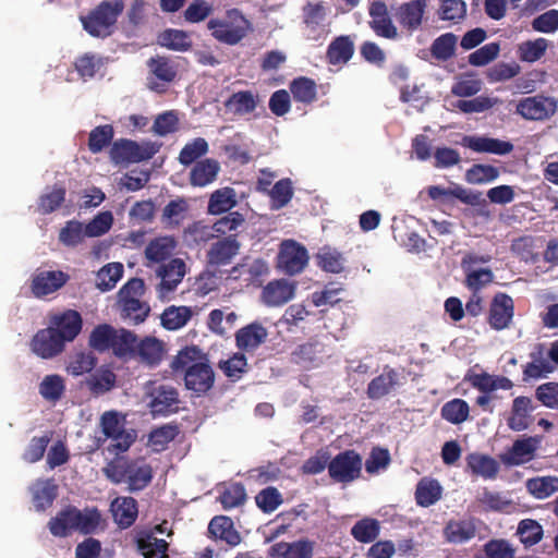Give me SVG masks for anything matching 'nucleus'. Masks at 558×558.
I'll use <instances>...</instances> for the list:
<instances>
[{
    "label": "nucleus",
    "instance_id": "obj_12",
    "mask_svg": "<svg viewBox=\"0 0 558 558\" xmlns=\"http://www.w3.org/2000/svg\"><path fill=\"white\" fill-rule=\"evenodd\" d=\"M185 268L186 265L181 258H173L158 268L157 276L160 277V282L157 292L160 299H167L174 292L185 276Z\"/></svg>",
    "mask_w": 558,
    "mask_h": 558
},
{
    "label": "nucleus",
    "instance_id": "obj_9",
    "mask_svg": "<svg viewBox=\"0 0 558 558\" xmlns=\"http://www.w3.org/2000/svg\"><path fill=\"white\" fill-rule=\"evenodd\" d=\"M557 109L558 101L555 98L535 95L519 100L515 112L525 120L543 121L553 117Z\"/></svg>",
    "mask_w": 558,
    "mask_h": 558
},
{
    "label": "nucleus",
    "instance_id": "obj_13",
    "mask_svg": "<svg viewBox=\"0 0 558 558\" xmlns=\"http://www.w3.org/2000/svg\"><path fill=\"white\" fill-rule=\"evenodd\" d=\"M460 144L477 154L506 156L513 150V144L511 142L489 137L487 135H464Z\"/></svg>",
    "mask_w": 558,
    "mask_h": 558
},
{
    "label": "nucleus",
    "instance_id": "obj_42",
    "mask_svg": "<svg viewBox=\"0 0 558 558\" xmlns=\"http://www.w3.org/2000/svg\"><path fill=\"white\" fill-rule=\"evenodd\" d=\"M526 490L536 499H546L558 492L557 476H536L525 482Z\"/></svg>",
    "mask_w": 558,
    "mask_h": 558
},
{
    "label": "nucleus",
    "instance_id": "obj_31",
    "mask_svg": "<svg viewBox=\"0 0 558 558\" xmlns=\"http://www.w3.org/2000/svg\"><path fill=\"white\" fill-rule=\"evenodd\" d=\"M326 356L324 345L319 342H308L300 345L292 354L293 361L303 368L318 367Z\"/></svg>",
    "mask_w": 558,
    "mask_h": 558
},
{
    "label": "nucleus",
    "instance_id": "obj_61",
    "mask_svg": "<svg viewBox=\"0 0 558 558\" xmlns=\"http://www.w3.org/2000/svg\"><path fill=\"white\" fill-rule=\"evenodd\" d=\"M470 408L466 401L453 399L446 402L441 408V416L451 424H461L468 420Z\"/></svg>",
    "mask_w": 558,
    "mask_h": 558
},
{
    "label": "nucleus",
    "instance_id": "obj_41",
    "mask_svg": "<svg viewBox=\"0 0 558 558\" xmlns=\"http://www.w3.org/2000/svg\"><path fill=\"white\" fill-rule=\"evenodd\" d=\"M215 235L213 226L205 225L203 221H195L184 229L183 241L190 247L198 246L207 243Z\"/></svg>",
    "mask_w": 558,
    "mask_h": 558
},
{
    "label": "nucleus",
    "instance_id": "obj_5",
    "mask_svg": "<svg viewBox=\"0 0 558 558\" xmlns=\"http://www.w3.org/2000/svg\"><path fill=\"white\" fill-rule=\"evenodd\" d=\"M156 153L157 148L150 142L138 144L132 140L121 138L112 144L110 158L117 165L137 163L153 158Z\"/></svg>",
    "mask_w": 558,
    "mask_h": 558
},
{
    "label": "nucleus",
    "instance_id": "obj_19",
    "mask_svg": "<svg viewBox=\"0 0 558 558\" xmlns=\"http://www.w3.org/2000/svg\"><path fill=\"white\" fill-rule=\"evenodd\" d=\"M541 439L537 436H529L517 439L512 447L501 456L506 465H520L532 460L538 448Z\"/></svg>",
    "mask_w": 558,
    "mask_h": 558
},
{
    "label": "nucleus",
    "instance_id": "obj_60",
    "mask_svg": "<svg viewBox=\"0 0 558 558\" xmlns=\"http://www.w3.org/2000/svg\"><path fill=\"white\" fill-rule=\"evenodd\" d=\"M123 275V265L120 263H110L105 265L97 272V288L101 291L113 289Z\"/></svg>",
    "mask_w": 558,
    "mask_h": 558
},
{
    "label": "nucleus",
    "instance_id": "obj_48",
    "mask_svg": "<svg viewBox=\"0 0 558 558\" xmlns=\"http://www.w3.org/2000/svg\"><path fill=\"white\" fill-rule=\"evenodd\" d=\"M236 205L235 193L231 187L215 191L208 202V213L220 215L229 211Z\"/></svg>",
    "mask_w": 558,
    "mask_h": 558
},
{
    "label": "nucleus",
    "instance_id": "obj_27",
    "mask_svg": "<svg viewBox=\"0 0 558 558\" xmlns=\"http://www.w3.org/2000/svg\"><path fill=\"white\" fill-rule=\"evenodd\" d=\"M240 246L235 235H229L214 243L207 252L208 263L214 266L230 264L231 259L239 253Z\"/></svg>",
    "mask_w": 558,
    "mask_h": 558
},
{
    "label": "nucleus",
    "instance_id": "obj_25",
    "mask_svg": "<svg viewBox=\"0 0 558 558\" xmlns=\"http://www.w3.org/2000/svg\"><path fill=\"white\" fill-rule=\"evenodd\" d=\"M536 409L529 397H517L512 402L511 415L508 418V426L511 430L522 432L529 428L531 424L530 414Z\"/></svg>",
    "mask_w": 558,
    "mask_h": 558
},
{
    "label": "nucleus",
    "instance_id": "obj_14",
    "mask_svg": "<svg viewBox=\"0 0 558 558\" xmlns=\"http://www.w3.org/2000/svg\"><path fill=\"white\" fill-rule=\"evenodd\" d=\"M65 347V342L58 336L53 327L38 330L32 341V351L41 359H52L60 354Z\"/></svg>",
    "mask_w": 558,
    "mask_h": 558
},
{
    "label": "nucleus",
    "instance_id": "obj_16",
    "mask_svg": "<svg viewBox=\"0 0 558 558\" xmlns=\"http://www.w3.org/2000/svg\"><path fill=\"white\" fill-rule=\"evenodd\" d=\"M215 373L205 362H196L187 367L184 374L185 387L197 396L205 395L214 386Z\"/></svg>",
    "mask_w": 558,
    "mask_h": 558
},
{
    "label": "nucleus",
    "instance_id": "obj_17",
    "mask_svg": "<svg viewBox=\"0 0 558 558\" xmlns=\"http://www.w3.org/2000/svg\"><path fill=\"white\" fill-rule=\"evenodd\" d=\"M147 66L149 72L157 78L162 82V84L150 82L149 88L157 93H161L165 90V85L172 83L178 75V65L177 63L163 56L151 57L147 61Z\"/></svg>",
    "mask_w": 558,
    "mask_h": 558
},
{
    "label": "nucleus",
    "instance_id": "obj_26",
    "mask_svg": "<svg viewBox=\"0 0 558 558\" xmlns=\"http://www.w3.org/2000/svg\"><path fill=\"white\" fill-rule=\"evenodd\" d=\"M165 353V343L161 340L145 337L137 343L133 359H138L143 364L154 367L160 364Z\"/></svg>",
    "mask_w": 558,
    "mask_h": 558
},
{
    "label": "nucleus",
    "instance_id": "obj_45",
    "mask_svg": "<svg viewBox=\"0 0 558 558\" xmlns=\"http://www.w3.org/2000/svg\"><path fill=\"white\" fill-rule=\"evenodd\" d=\"M193 312L189 306H169L161 314V325L168 330H178L191 319Z\"/></svg>",
    "mask_w": 558,
    "mask_h": 558
},
{
    "label": "nucleus",
    "instance_id": "obj_30",
    "mask_svg": "<svg viewBox=\"0 0 558 558\" xmlns=\"http://www.w3.org/2000/svg\"><path fill=\"white\" fill-rule=\"evenodd\" d=\"M476 531L474 519L450 520L444 529V536L448 543L463 544L474 538Z\"/></svg>",
    "mask_w": 558,
    "mask_h": 558
},
{
    "label": "nucleus",
    "instance_id": "obj_20",
    "mask_svg": "<svg viewBox=\"0 0 558 558\" xmlns=\"http://www.w3.org/2000/svg\"><path fill=\"white\" fill-rule=\"evenodd\" d=\"M110 511L119 529H129L134 524L138 515L137 501L130 496L117 497L111 501Z\"/></svg>",
    "mask_w": 558,
    "mask_h": 558
},
{
    "label": "nucleus",
    "instance_id": "obj_51",
    "mask_svg": "<svg viewBox=\"0 0 558 558\" xmlns=\"http://www.w3.org/2000/svg\"><path fill=\"white\" fill-rule=\"evenodd\" d=\"M441 497V486L436 480L423 478L418 482L415 492L416 502L422 507L436 504Z\"/></svg>",
    "mask_w": 558,
    "mask_h": 558
},
{
    "label": "nucleus",
    "instance_id": "obj_40",
    "mask_svg": "<svg viewBox=\"0 0 558 558\" xmlns=\"http://www.w3.org/2000/svg\"><path fill=\"white\" fill-rule=\"evenodd\" d=\"M458 36L453 33H445L438 36L430 45L432 57L439 61L446 62L456 54Z\"/></svg>",
    "mask_w": 558,
    "mask_h": 558
},
{
    "label": "nucleus",
    "instance_id": "obj_35",
    "mask_svg": "<svg viewBox=\"0 0 558 558\" xmlns=\"http://www.w3.org/2000/svg\"><path fill=\"white\" fill-rule=\"evenodd\" d=\"M466 463L474 474L485 480H494L499 471L498 462L486 454L471 453L466 458Z\"/></svg>",
    "mask_w": 558,
    "mask_h": 558
},
{
    "label": "nucleus",
    "instance_id": "obj_22",
    "mask_svg": "<svg viewBox=\"0 0 558 558\" xmlns=\"http://www.w3.org/2000/svg\"><path fill=\"white\" fill-rule=\"evenodd\" d=\"M53 329L58 336L66 343L73 341L82 330V317L78 312L68 310L51 319Z\"/></svg>",
    "mask_w": 558,
    "mask_h": 558
},
{
    "label": "nucleus",
    "instance_id": "obj_59",
    "mask_svg": "<svg viewBox=\"0 0 558 558\" xmlns=\"http://www.w3.org/2000/svg\"><path fill=\"white\" fill-rule=\"evenodd\" d=\"M290 90L295 101L311 104L316 99V84L307 77H299L291 82Z\"/></svg>",
    "mask_w": 558,
    "mask_h": 558
},
{
    "label": "nucleus",
    "instance_id": "obj_34",
    "mask_svg": "<svg viewBox=\"0 0 558 558\" xmlns=\"http://www.w3.org/2000/svg\"><path fill=\"white\" fill-rule=\"evenodd\" d=\"M136 546L144 558H168L169 544L153 536L151 533H143L136 538Z\"/></svg>",
    "mask_w": 558,
    "mask_h": 558
},
{
    "label": "nucleus",
    "instance_id": "obj_57",
    "mask_svg": "<svg viewBox=\"0 0 558 558\" xmlns=\"http://www.w3.org/2000/svg\"><path fill=\"white\" fill-rule=\"evenodd\" d=\"M380 525L376 519L364 518L351 529V535L360 543H372L379 535Z\"/></svg>",
    "mask_w": 558,
    "mask_h": 558
},
{
    "label": "nucleus",
    "instance_id": "obj_58",
    "mask_svg": "<svg viewBox=\"0 0 558 558\" xmlns=\"http://www.w3.org/2000/svg\"><path fill=\"white\" fill-rule=\"evenodd\" d=\"M65 390L64 380L60 375L52 374L44 377L39 384L40 396L50 402H57L61 399Z\"/></svg>",
    "mask_w": 558,
    "mask_h": 558
},
{
    "label": "nucleus",
    "instance_id": "obj_3",
    "mask_svg": "<svg viewBox=\"0 0 558 558\" xmlns=\"http://www.w3.org/2000/svg\"><path fill=\"white\" fill-rule=\"evenodd\" d=\"M124 425V417L116 411L105 412L100 417L101 430L110 439L107 450L116 456L126 452L137 437L135 429H126Z\"/></svg>",
    "mask_w": 558,
    "mask_h": 558
},
{
    "label": "nucleus",
    "instance_id": "obj_4",
    "mask_svg": "<svg viewBox=\"0 0 558 558\" xmlns=\"http://www.w3.org/2000/svg\"><path fill=\"white\" fill-rule=\"evenodd\" d=\"M244 15L238 9L228 10L222 19H211L207 23L211 36L219 43L234 46L244 37Z\"/></svg>",
    "mask_w": 558,
    "mask_h": 558
},
{
    "label": "nucleus",
    "instance_id": "obj_46",
    "mask_svg": "<svg viewBox=\"0 0 558 558\" xmlns=\"http://www.w3.org/2000/svg\"><path fill=\"white\" fill-rule=\"evenodd\" d=\"M158 44L161 47L174 51H187L192 47V41L186 32L181 29L168 28L159 34Z\"/></svg>",
    "mask_w": 558,
    "mask_h": 558
},
{
    "label": "nucleus",
    "instance_id": "obj_23",
    "mask_svg": "<svg viewBox=\"0 0 558 558\" xmlns=\"http://www.w3.org/2000/svg\"><path fill=\"white\" fill-rule=\"evenodd\" d=\"M513 317V300L505 294L495 295L489 312V324L496 330H502L509 326Z\"/></svg>",
    "mask_w": 558,
    "mask_h": 558
},
{
    "label": "nucleus",
    "instance_id": "obj_28",
    "mask_svg": "<svg viewBox=\"0 0 558 558\" xmlns=\"http://www.w3.org/2000/svg\"><path fill=\"white\" fill-rule=\"evenodd\" d=\"M208 536L214 541L235 546L241 542L240 534L234 530L233 521L225 515L214 517L208 524Z\"/></svg>",
    "mask_w": 558,
    "mask_h": 558
},
{
    "label": "nucleus",
    "instance_id": "obj_8",
    "mask_svg": "<svg viewBox=\"0 0 558 558\" xmlns=\"http://www.w3.org/2000/svg\"><path fill=\"white\" fill-rule=\"evenodd\" d=\"M362 459L354 450L338 453L328 464L330 477L339 483H350L359 477Z\"/></svg>",
    "mask_w": 558,
    "mask_h": 558
},
{
    "label": "nucleus",
    "instance_id": "obj_62",
    "mask_svg": "<svg viewBox=\"0 0 558 558\" xmlns=\"http://www.w3.org/2000/svg\"><path fill=\"white\" fill-rule=\"evenodd\" d=\"M75 70L83 80L93 78L104 66L102 58L92 52L80 56L74 62Z\"/></svg>",
    "mask_w": 558,
    "mask_h": 558
},
{
    "label": "nucleus",
    "instance_id": "obj_2",
    "mask_svg": "<svg viewBox=\"0 0 558 558\" xmlns=\"http://www.w3.org/2000/svg\"><path fill=\"white\" fill-rule=\"evenodd\" d=\"M123 10V0H104L86 15L80 16V21L83 29L92 37L107 38L113 34Z\"/></svg>",
    "mask_w": 558,
    "mask_h": 558
},
{
    "label": "nucleus",
    "instance_id": "obj_64",
    "mask_svg": "<svg viewBox=\"0 0 558 558\" xmlns=\"http://www.w3.org/2000/svg\"><path fill=\"white\" fill-rule=\"evenodd\" d=\"M66 190L64 186L56 184L51 192L45 193L39 197L38 211L48 215L57 210L65 201Z\"/></svg>",
    "mask_w": 558,
    "mask_h": 558
},
{
    "label": "nucleus",
    "instance_id": "obj_21",
    "mask_svg": "<svg viewBox=\"0 0 558 558\" xmlns=\"http://www.w3.org/2000/svg\"><path fill=\"white\" fill-rule=\"evenodd\" d=\"M531 361L523 368V380L545 378L551 374L556 367L550 363L546 354L545 347L537 344L530 353Z\"/></svg>",
    "mask_w": 558,
    "mask_h": 558
},
{
    "label": "nucleus",
    "instance_id": "obj_39",
    "mask_svg": "<svg viewBox=\"0 0 558 558\" xmlns=\"http://www.w3.org/2000/svg\"><path fill=\"white\" fill-rule=\"evenodd\" d=\"M175 247L171 236H159L151 240L145 247V257L153 263H162L168 259Z\"/></svg>",
    "mask_w": 558,
    "mask_h": 558
},
{
    "label": "nucleus",
    "instance_id": "obj_10",
    "mask_svg": "<svg viewBox=\"0 0 558 558\" xmlns=\"http://www.w3.org/2000/svg\"><path fill=\"white\" fill-rule=\"evenodd\" d=\"M298 282L289 279H274L263 287L259 302L266 307H282L295 298Z\"/></svg>",
    "mask_w": 558,
    "mask_h": 558
},
{
    "label": "nucleus",
    "instance_id": "obj_32",
    "mask_svg": "<svg viewBox=\"0 0 558 558\" xmlns=\"http://www.w3.org/2000/svg\"><path fill=\"white\" fill-rule=\"evenodd\" d=\"M314 544L308 539L287 543L280 542L271 546V555L277 558H312Z\"/></svg>",
    "mask_w": 558,
    "mask_h": 558
},
{
    "label": "nucleus",
    "instance_id": "obj_53",
    "mask_svg": "<svg viewBox=\"0 0 558 558\" xmlns=\"http://www.w3.org/2000/svg\"><path fill=\"white\" fill-rule=\"evenodd\" d=\"M548 45V40L542 37L521 43L518 47L519 58L522 62L534 63L543 58Z\"/></svg>",
    "mask_w": 558,
    "mask_h": 558
},
{
    "label": "nucleus",
    "instance_id": "obj_38",
    "mask_svg": "<svg viewBox=\"0 0 558 558\" xmlns=\"http://www.w3.org/2000/svg\"><path fill=\"white\" fill-rule=\"evenodd\" d=\"M33 505L37 511H45L52 506L58 495V487L52 481H41L32 488Z\"/></svg>",
    "mask_w": 558,
    "mask_h": 558
},
{
    "label": "nucleus",
    "instance_id": "obj_63",
    "mask_svg": "<svg viewBox=\"0 0 558 558\" xmlns=\"http://www.w3.org/2000/svg\"><path fill=\"white\" fill-rule=\"evenodd\" d=\"M114 135V130L111 124L99 125L93 129L88 137V149L93 154L102 151L105 147L110 145Z\"/></svg>",
    "mask_w": 558,
    "mask_h": 558
},
{
    "label": "nucleus",
    "instance_id": "obj_50",
    "mask_svg": "<svg viewBox=\"0 0 558 558\" xmlns=\"http://www.w3.org/2000/svg\"><path fill=\"white\" fill-rule=\"evenodd\" d=\"M137 343L135 333L126 329H120L119 331L116 330L111 350L118 357H134Z\"/></svg>",
    "mask_w": 558,
    "mask_h": 558
},
{
    "label": "nucleus",
    "instance_id": "obj_49",
    "mask_svg": "<svg viewBox=\"0 0 558 558\" xmlns=\"http://www.w3.org/2000/svg\"><path fill=\"white\" fill-rule=\"evenodd\" d=\"M120 304L122 317L132 320L134 324L143 323L150 312L149 305L137 298L122 299Z\"/></svg>",
    "mask_w": 558,
    "mask_h": 558
},
{
    "label": "nucleus",
    "instance_id": "obj_37",
    "mask_svg": "<svg viewBox=\"0 0 558 558\" xmlns=\"http://www.w3.org/2000/svg\"><path fill=\"white\" fill-rule=\"evenodd\" d=\"M116 381L117 376L110 368L100 367L86 378L85 384L93 395L99 396L110 391L116 386Z\"/></svg>",
    "mask_w": 558,
    "mask_h": 558
},
{
    "label": "nucleus",
    "instance_id": "obj_56",
    "mask_svg": "<svg viewBox=\"0 0 558 558\" xmlns=\"http://www.w3.org/2000/svg\"><path fill=\"white\" fill-rule=\"evenodd\" d=\"M354 48L353 43L348 36H340L336 38L328 47V59L332 64H340L348 62Z\"/></svg>",
    "mask_w": 558,
    "mask_h": 558
},
{
    "label": "nucleus",
    "instance_id": "obj_33",
    "mask_svg": "<svg viewBox=\"0 0 558 558\" xmlns=\"http://www.w3.org/2000/svg\"><path fill=\"white\" fill-rule=\"evenodd\" d=\"M219 170L220 165L215 159L197 161L190 172V183L193 186H206L216 180Z\"/></svg>",
    "mask_w": 558,
    "mask_h": 558
},
{
    "label": "nucleus",
    "instance_id": "obj_36",
    "mask_svg": "<svg viewBox=\"0 0 558 558\" xmlns=\"http://www.w3.org/2000/svg\"><path fill=\"white\" fill-rule=\"evenodd\" d=\"M399 385V374L389 369L375 377L367 387V395L371 399H380L390 393Z\"/></svg>",
    "mask_w": 558,
    "mask_h": 558
},
{
    "label": "nucleus",
    "instance_id": "obj_52",
    "mask_svg": "<svg viewBox=\"0 0 558 558\" xmlns=\"http://www.w3.org/2000/svg\"><path fill=\"white\" fill-rule=\"evenodd\" d=\"M116 329L108 325L101 324L96 326L89 335L88 344L98 352H106L112 349Z\"/></svg>",
    "mask_w": 558,
    "mask_h": 558
},
{
    "label": "nucleus",
    "instance_id": "obj_11",
    "mask_svg": "<svg viewBox=\"0 0 558 558\" xmlns=\"http://www.w3.org/2000/svg\"><path fill=\"white\" fill-rule=\"evenodd\" d=\"M328 10L323 2H310L303 8V22L307 39H325L329 34Z\"/></svg>",
    "mask_w": 558,
    "mask_h": 558
},
{
    "label": "nucleus",
    "instance_id": "obj_18",
    "mask_svg": "<svg viewBox=\"0 0 558 558\" xmlns=\"http://www.w3.org/2000/svg\"><path fill=\"white\" fill-rule=\"evenodd\" d=\"M426 7V0H412L402 3L396 12V19L403 29L412 34L421 27Z\"/></svg>",
    "mask_w": 558,
    "mask_h": 558
},
{
    "label": "nucleus",
    "instance_id": "obj_43",
    "mask_svg": "<svg viewBox=\"0 0 558 558\" xmlns=\"http://www.w3.org/2000/svg\"><path fill=\"white\" fill-rule=\"evenodd\" d=\"M478 501L486 510L490 511L509 512L514 507L508 493L493 492L487 488H484L478 495Z\"/></svg>",
    "mask_w": 558,
    "mask_h": 558
},
{
    "label": "nucleus",
    "instance_id": "obj_24",
    "mask_svg": "<svg viewBox=\"0 0 558 558\" xmlns=\"http://www.w3.org/2000/svg\"><path fill=\"white\" fill-rule=\"evenodd\" d=\"M76 531L83 535H92L104 532L108 522L97 507H85L83 510L77 508Z\"/></svg>",
    "mask_w": 558,
    "mask_h": 558
},
{
    "label": "nucleus",
    "instance_id": "obj_47",
    "mask_svg": "<svg viewBox=\"0 0 558 558\" xmlns=\"http://www.w3.org/2000/svg\"><path fill=\"white\" fill-rule=\"evenodd\" d=\"M187 210L189 204L185 198L172 199L163 207L161 220L166 227L177 228L184 220Z\"/></svg>",
    "mask_w": 558,
    "mask_h": 558
},
{
    "label": "nucleus",
    "instance_id": "obj_6",
    "mask_svg": "<svg viewBox=\"0 0 558 558\" xmlns=\"http://www.w3.org/2000/svg\"><path fill=\"white\" fill-rule=\"evenodd\" d=\"M147 396L149 398L148 408L154 417L169 416L180 410L179 391L171 385L151 384Z\"/></svg>",
    "mask_w": 558,
    "mask_h": 558
},
{
    "label": "nucleus",
    "instance_id": "obj_1",
    "mask_svg": "<svg viewBox=\"0 0 558 558\" xmlns=\"http://www.w3.org/2000/svg\"><path fill=\"white\" fill-rule=\"evenodd\" d=\"M105 476L113 484L126 483L130 492L145 489L154 477V471L144 458L129 459L117 456L102 469Z\"/></svg>",
    "mask_w": 558,
    "mask_h": 558
},
{
    "label": "nucleus",
    "instance_id": "obj_55",
    "mask_svg": "<svg viewBox=\"0 0 558 558\" xmlns=\"http://www.w3.org/2000/svg\"><path fill=\"white\" fill-rule=\"evenodd\" d=\"M208 149V143L204 137H195L182 147L178 160L182 166L187 167L205 156Z\"/></svg>",
    "mask_w": 558,
    "mask_h": 558
},
{
    "label": "nucleus",
    "instance_id": "obj_44",
    "mask_svg": "<svg viewBox=\"0 0 558 558\" xmlns=\"http://www.w3.org/2000/svg\"><path fill=\"white\" fill-rule=\"evenodd\" d=\"M317 265L327 272L340 274L344 268L345 258L343 255L330 246L319 248L316 254Z\"/></svg>",
    "mask_w": 558,
    "mask_h": 558
},
{
    "label": "nucleus",
    "instance_id": "obj_15",
    "mask_svg": "<svg viewBox=\"0 0 558 558\" xmlns=\"http://www.w3.org/2000/svg\"><path fill=\"white\" fill-rule=\"evenodd\" d=\"M70 279L62 270H37L32 278L31 290L36 298H43L61 289Z\"/></svg>",
    "mask_w": 558,
    "mask_h": 558
},
{
    "label": "nucleus",
    "instance_id": "obj_29",
    "mask_svg": "<svg viewBox=\"0 0 558 558\" xmlns=\"http://www.w3.org/2000/svg\"><path fill=\"white\" fill-rule=\"evenodd\" d=\"M77 507L68 505L48 522L50 533L56 537H68L76 531Z\"/></svg>",
    "mask_w": 558,
    "mask_h": 558
},
{
    "label": "nucleus",
    "instance_id": "obj_54",
    "mask_svg": "<svg viewBox=\"0 0 558 558\" xmlns=\"http://www.w3.org/2000/svg\"><path fill=\"white\" fill-rule=\"evenodd\" d=\"M500 171L492 165L475 163L465 171V181L470 184L481 185L496 181Z\"/></svg>",
    "mask_w": 558,
    "mask_h": 558
},
{
    "label": "nucleus",
    "instance_id": "obj_7",
    "mask_svg": "<svg viewBox=\"0 0 558 558\" xmlns=\"http://www.w3.org/2000/svg\"><path fill=\"white\" fill-rule=\"evenodd\" d=\"M308 263L307 250L293 240H286L281 243L277 267L288 276H294L303 271Z\"/></svg>",
    "mask_w": 558,
    "mask_h": 558
}]
</instances>
